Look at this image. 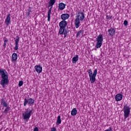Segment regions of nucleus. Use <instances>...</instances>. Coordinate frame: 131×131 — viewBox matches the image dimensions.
Here are the masks:
<instances>
[{
	"label": "nucleus",
	"mask_w": 131,
	"mask_h": 131,
	"mask_svg": "<svg viewBox=\"0 0 131 131\" xmlns=\"http://www.w3.org/2000/svg\"><path fill=\"white\" fill-rule=\"evenodd\" d=\"M0 75H1L2 79L1 80V85L2 88H5L6 85L9 84V75L8 73L6 72V70L0 69Z\"/></svg>",
	"instance_id": "f257e3e1"
},
{
	"label": "nucleus",
	"mask_w": 131,
	"mask_h": 131,
	"mask_svg": "<svg viewBox=\"0 0 131 131\" xmlns=\"http://www.w3.org/2000/svg\"><path fill=\"white\" fill-rule=\"evenodd\" d=\"M59 30L58 33L59 34H63L64 38H66L67 37V34H68V31L65 29L67 26V21L66 20H62L59 24Z\"/></svg>",
	"instance_id": "f03ea898"
},
{
	"label": "nucleus",
	"mask_w": 131,
	"mask_h": 131,
	"mask_svg": "<svg viewBox=\"0 0 131 131\" xmlns=\"http://www.w3.org/2000/svg\"><path fill=\"white\" fill-rule=\"evenodd\" d=\"M77 15L74 21L75 27H76V29L79 28V26H80V21H83L84 18H85L83 12L78 11Z\"/></svg>",
	"instance_id": "7ed1b4c3"
},
{
	"label": "nucleus",
	"mask_w": 131,
	"mask_h": 131,
	"mask_svg": "<svg viewBox=\"0 0 131 131\" xmlns=\"http://www.w3.org/2000/svg\"><path fill=\"white\" fill-rule=\"evenodd\" d=\"M88 74L91 83H94V82L96 81V77L97 76V74H98V70L95 69L93 73L92 69H90L88 71Z\"/></svg>",
	"instance_id": "20e7f679"
},
{
	"label": "nucleus",
	"mask_w": 131,
	"mask_h": 131,
	"mask_svg": "<svg viewBox=\"0 0 131 131\" xmlns=\"http://www.w3.org/2000/svg\"><path fill=\"white\" fill-rule=\"evenodd\" d=\"M55 3H56V0H50L48 3V7H51L49 9L48 12L47 21H48V22H50V21H51V14H52V9H53V6H54V5H55Z\"/></svg>",
	"instance_id": "39448f33"
},
{
	"label": "nucleus",
	"mask_w": 131,
	"mask_h": 131,
	"mask_svg": "<svg viewBox=\"0 0 131 131\" xmlns=\"http://www.w3.org/2000/svg\"><path fill=\"white\" fill-rule=\"evenodd\" d=\"M103 40H104V38H103V35L102 34H99L97 38H96V49H99L101 47H102V45H103Z\"/></svg>",
	"instance_id": "423d86ee"
},
{
	"label": "nucleus",
	"mask_w": 131,
	"mask_h": 131,
	"mask_svg": "<svg viewBox=\"0 0 131 131\" xmlns=\"http://www.w3.org/2000/svg\"><path fill=\"white\" fill-rule=\"evenodd\" d=\"M1 105L4 108L6 107L5 110L4 111V114H8V112L10 111V106L8 105V103L6 102V100L4 99H1Z\"/></svg>",
	"instance_id": "0eeeda50"
},
{
	"label": "nucleus",
	"mask_w": 131,
	"mask_h": 131,
	"mask_svg": "<svg viewBox=\"0 0 131 131\" xmlns=\"http://www.w3.org/2000/svg\"><path fill=\"white\" fill-rule=\"evenodd\" d=\"M124 119H126L128 116H129V114L130 113V107L127 105L124 106Z\"/></svg>",
	"instance_id": "6e6552de"
},
{
	"label": "nucleus",
	"mask_w": 131,
	"mask_h": 131,
	"mask_svg": "<svg viewBox=\"0 0 131 131\" xmlns=\"http://www.w3.org/2000/svg\"><path fill=\"white\" fill-rule=\"evenodd\" d=\"M31 113H32V110L27 111L25 113L23 114L24 120L28 121V120H29V118L31 117Z\"/></svg>",
	"instance_id": "1a4fd4ad"
},
{
	"label": "nucleus",
	"mask_w": 131,
	"mask_h": 131,
	"mask_svg": "<svg viewBox=\"0 0 131 131\" xmlns=\"http://www.w3.org/2000/svg\"><path fill=\"white\" fill-rule=\"evenodd\" d=\"M27 103H28L29 106L33 105L34 104V99L30 98L27 100V99L25 98L24 99V106H26V105H27Z\"/></svg>",
	"instance_id": "9d476101"
},
{
	"label": "nucleus",
	"mask_w": 131,
	"mask_h": 131,
	"mask_svg": "<svg viewBox=\"0 0 131 131\" xmlns=\"http://www.w3.org/2000/svg\"><path fill=\"white\" fill-rule=\"evenodd\" d=\"M19 41H20V37L17 36L15 39V47L14 48L15 51H18L19 49Z\"/></svg>",
	"instance_id": "9b49d317"
},
{
	"label": "nucleus",
	"mask_w": 131,
	"mask_h": 131,
	"mask_svg": "<svg viewBox=\"0 0 131 131\" xmlns=\"http://www.w3.org/2000/svg\"><path fill=\"white\" fill-rule=\"evenodd\" d=\"M107 32L108 36L112 37L115 35V29L114 28H111L107 30Z\"/></svg>",
	"instance_id": "f8f14e48"
},
{
	"label": "nucleus",
	"mask_w": 131,
	"mask_h": 131,
	"mask_svg": "<svg viewBox=\"0 0 131 131\" xmlns=\"http://www.w3.org/2000/svg\"><path fill=\"white\" fill-rule=\"evenodd\" d=\"M61 19L62 20V21H66V20H67L70 17V15H69V14L68 13H63L61 15Z\"/></svg>",
	"instance_id": "ddd939ff"
},
{
	"label": "nucleus",
	"mask_w": 131,
	"mask_h": 131,
	"mask_svg": "<svg viewBox=\"0 0 131 131\" xmlns=\"http://www.w3.org/2000/svg\"><path fill=\"white\" fill-rule=\"evenodd\" d=\"M5 23H6V25L9 26L10 24H11V14H8L6 17L5 19Z\"/></svg>",
	"instance_id": "4468645a"
},
{
	"label": "nucleus",
	"mask_w": 131,
	"mask_h": 131,
	"mask_svg": "<svg viewBox=\"0 0 131 131\" xmlns=\"http://www.w3.org/2000/svg\"><path fill=\"white\" fill-rule=\"evenodd\" d=\"M123 98L122 94H118L115 96V100L117 102H119V101H121Z\"/></svg>",
	"instance_id": "2eb2a0df"
},
{
	"label": "nucleus",
	"mask_w": 131,
	"mask_h": 131,
	"mask_svg": "<svg viewBox=\"0 0 131 131\" xmlns=\"http://www.w3.org/2000/svg\"><path fill=\"white\" fill-rule=\"evenodd\" d=\"M35 69L37 73H41L42 72V67L40 66H35Z\"/></svg>",
	"instance_id": "dca6fc26"
},
{
	"label": "nucleus",
	"mask_w": 131,
	"mask_h": 131,
	"mask_svg": "<svg viewBox=\"0 0 131 131\" xmlns=\"http://www.w3.org/2000/svg\"><path fill=\"white\" fill-rule=\"evenodd\" d=\"M66 7V4L63 3H59L58 4V8L60 11H63L64 9Z\"/></svg>",
	"instance_id": "f3484780"
},
{
	"label": "nucleus",
	"mask_w": 131,
	"mask_h": 131,
	"mask_svg": "<svg viewBox=\"0 0 131 131\" xmlns=\"http://www.w3.org/2000/svg\"><path fill=\"white\" fill-rule=\"evenodd\" d=\"M18 59V54L16 53H13L12 55V61H17Z\"/></svg>",
	"instance_id": "a211bd4d"
},
{
	"label": "nucleus",
	"mask_w": 131,
	"mask_h": 131,
	"mask_svg": "<svg viewBox=\"0 0 131 131\" xmlns=\"http://www.w3.org/2000/svg\"><path fill=\"white\" fill-rule=\"evenodd\" d=\"M71 114L72 116H75L77 114V110L76 108H74L72 109L71 112Z\"/></svg>",
	"instance_id": "6ab92c4d"
},
{
	"label": "nucleus",
	"mask_w": 131,
	"mask_h": 131,
	"mask_svg": "<svg viewBox=\"0 0 131 131\" xmlns=\"http://www.w3.org/2000/svg\"><path fill=\"white\" fill-rule=\"evenodd\" d=\"M78 61V55H76L73 58H72V63L73 64H75Z\"/></svg>",
	"instance_id": "aec40b11"
},
{
	"label": "nucleus",
	"mask_w": 131,
	"mask_h": 131,
	"mask_svg": "<svg viewBox=\"0 0 131 131\" xmlns=\"http://www.w3.org/2000/svg\"><path fill=\"white\" fill-rule=\"evenodd\" d=\"M83 33H84V30L83 29L80 30L77 33L76 37H80V34H83Z\"/></svg>",
	"instance_id": "412c9836"
},
{
	"label": "nucleus",
	"mask_w": 131,
	"mask_h": 131,
	"mask_svg": "<svg viewBox=\"0 0 131 131\" xmlns=\"http://www.w3.org/2000/svg\"><path fill=\"white\" fill-rule=\"evenodd\" d=\"M4 40V44L3 45V47H4V49H6L7 48V43H8V39L6 37H5L3 38Z\"/></svg>",
	"instance_id": "4be33fe9"
},
{
	"label": "nucleus",
	"mask_w": 131,
	"mask_h": 131,
	"mask_svg": "<svg viewBox=\"0 0 131 131\" xmlns=\"http://www.w3.org/2000/svg\"><path fill=\"white\" fill-rule=\"evenodd\" d=\"M32 12V7H29V9L27 10V17H30V13Z\"/></svg>",
	"instance_id": "5701e85b"
},
{
	"label": "nucleus",
	"mask_w": 131,
	"mask_h": 131,
	"mask_svg": "<svg viewBox=\"0 0 131 131\" xmlns=\"http://www.w3.org/2000/svg\"><path fill=\"white\" fill-rule=\"evenodd\" d=\"M62 122V120H61V116H58L57 117V120L56 121V125H59V124H61Z\"/></svg>",
	"instance_id": "b1692460"
},
{
	"label": "nucleus",
	"mask_w": 131,
	"mask_h": 131,
	"mask_svg": "<svg viewBox=\"0 0 131 131\" xmlns=\"http://www.w3.org/2000/svg\"><path fill=\"white\" fill-rule=\"evenodd\" d=\"M22 85H23V81H19L18 83V86H22Z\"/></svg>",
	"instance_id": "393cba45"
},
{
	"label": "nucleus",
	"mask_w": 131,
	"mask_h": 131,
	"mask_svg": "<svg viewBox=\"0 0 131 131\" xmlns=\"http://www.w3.org/2000/svg\"><path fill=\"white\" fill-rule=\"evenodd\" d=\"M124 26H127V25H128V22L127 21V20H125L124 21V23H123Z\"/></svg>",
	"instance_id": "a878e982"
},
{
	"label": "nucleus",
	"mask_w": 131,
	"mask_h": 131,
	"mask_svg": "<svg viewBox=\"0 0 131 131\" xmlns=\"http://www.w3.org/2000/svg\"><path fill=\"white\" fill-rule=\"evenodd\" d=\"M106 18L107 20H111V18H112V16H110L108 15H106Z\"/></svg>",
	"instance_id": "bb28decb"
},
{
	"label": "nucleus",
	"mask_w": 131,
	"mask_h": 131,
	"mask_svg": "<svg viewBox=\"0 0 131 131\" xmlns=\"http://www.w3.org/2000/svg\"><path fill=\"white\" fill-rule=\"evenodd\" d=\"M51 131H57V129L56 128V127H53L51 128Z\"/></svg>",
	"instance_id": "cd10ccee"
},
{
	"label": "nucleus",
	"mask_w": 131,
	"mask_h": 131,
	"mask_svg": "<svg viewBox=\"0 0 131 131\" xmlns=\"http://www.w3.org/2000/svg\"><path fill=\"white\" fill-rule=\"evenodd\" d=\"M104 131H113V129L110 127L108 129H106Z\"/></svg>",
	"instance_id": "c85d7f7f"
},
{
	"label": "nucleus",
	"mask_w": 131,
	"mask_h": 131,
	"mask_svg": "<svg viewBox=\"0 0 131 131\" xmlns=\"http://www.w3.org/2000/svg\"><path fill=\"white\" fill-rule=\"evenodd\" d=\"M33 131H38V127H35Z\"/></svg>",
	"instance_id": "c756f323"
},
{
	"label": "nucleus",
	"mask_w": 131,
	"mask_h": 131,
	"mask_svg": "<svg viewBox=\"0 0 131 131\" xmlns=\"http://www.w3.org/2000/svg\"><path fill=\"white\" fill-rule=\"evenodd\" d=\"M71 17H73V16H74V13H71Z\"/></svg>",
	"instance_id": "7c9ffc66"
},
{
	"label": "nucleus",
	"mask_w": 131,
	"mask_h": 131,
	"mask_svg": "<svg viewBox=\"0 0 131 131\" xmlns=\"http://www.w3.org/2000/svg\"><path fill=\"white\" fill-rule=\"evenodd\" d=\"M83 12H84V10H83Z\"/></svg>",
	"instance_id": "2f4dec72"
}]
</instances>
